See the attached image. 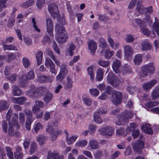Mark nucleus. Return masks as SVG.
Segmentation results:
<instances>
[{
  "instance_id": "1",
  "label": "nucleus",
  "mask_w": 159,
  "mask_h": 159,
  "mask_svg": "<svg viewBox=\"0 0 159 159\" xmlns=\"http://www.w3.org/2000/svg\"><path fill=\"white\" fill-rule=\"evenodd\" d=\"M48 91L49 89L46 87L43 86L36 87L34 85H31L30 89L26 92V94L31 98L36 99Z\"/></svg>"
},
{
  "instance_id": "2",
  "label": "nucleus",
  "mask_w": 159,
  "mask_h": 159,
  "mask_svg": "<svg viewBox=\"0 0 159 159\" xmlns=\"http://www.w3.org/2000/svg\"><path fill=\"white\" fill-rule=\"evenodd\" d=\"M55 30L57 32L56 34V39L57 42L60 43L65 42L68 36L64 27L57 24L56 25Z\"/></svg>"
},
{
  "instance_id": "3",
  "label": "nucleus",
  "mask_w": 159,
  "mask_h": 159,
  "mask_svg": "<svg viewBox=\"0 0 159 159\" xmlns=\"http://www.w3.org/2000/svg\"><path fill=\"white\" fill-rule=\"evenodd\" d=\"M155 67L154 63L151 62L143 65L142 67L141 71L139 73V77L141 79L147 76L148 74L151 75L155 72Z\"/></svg>"
},
{
  "instance_id": "4",
  "label": "nucleus",
  "mask_w": 159,
  "mask_h": 159,
  "mask_svg": "<svg viewBox=\"0 0 159 159\" xmlns=\"http://www.w3.org/2000/svg\"><path fill=\"white\" fill-rule=\"evenodd\" d=\"M35 74L33 70H30L26 75H22L20 78L19 84L20 87H25L27 86L28 83L27 80L34 79Z\"/></svg>"
},
{
  "instance_id": "5",
  "label": "nucleus",
  "mask_w": 159,
  "mask_h": 159,
  "mask_svg": "<svg viewBox=\"0 0 159 159\" xmlns=\"http://www.w3.org/2000/svg\"><path fill=\"white\" fill-rule=\"evenodd\" d=\"M132 117V112L125 111L121 115L118 116V120L116 121V125H124L128 121V119Z\"/></svg>"
},
{
  "instance_id": "6",
  "label": "nucleus",
  "mask_w": 159,
  "mask_h": 159,
  "mask_svg": "<svg viewBox=\"0 0 159 159\" xmlns=\"http://www.w3.org/2000/svg\"><path fill=\"white\" fill-rule=\"evenodd\" d=\"M145 139L143 136L141 135L139 137L137 142L134 144L133 149L134 151L141 154L142 152V149L144 147V143Z\"/></svg>"
},
{
  "instance_id": "7",
  "label": "nucleus",
  "mask_w": 159,
  "mask_h": 159,
  "mask_svg": "<svg viewBox=\"0 0 159 159\" xmlns=\"http://www.w3.org/2000/svg\"><path fill=\"white\" fill-rule=\"evenodd\" d=\"M18 118V115L15 113L14 116L12 118L11 121L9 123L8 129H17L20 128V125L17 121Z\"/></svg>"
},
{
  "instance_id": "8",
  "label": "nucleus",
  "mask_w": 159,
  "mask_h": 159,
  "mask_svg": "<svg viewBox=\"0 0 159 159\" xmlns=\"http://www.w3.org/2000/svg\"><path fill=\"white\" fill-rule=\"evenodd\" d=\"M122 100V93L119 92L114 91L112 96V100L113 103L115 105H117L120 103Z\"/></svg>"
},
{
  "instance_id": "9",
  "label": "nucleus",
  "mask_w": 159,
  "mask_h": 159,
  "mask_svg": "<svg viewBox=\"0 0 159 159\" xmlns=\"http://www.w3.org/2000/svg\"><path fill=\"white\" fill-rule=\"evenodd\" d=\"M107 80L113 86L116 87L119 84V81L117 77L112 73H109L107 77Z\"/></svg>"
},
{
  "instance_id": "10",
  "label": "nucleus",
  "mask_w": 159,
  "mask_h": 159,
  "mask_svg": "<svg viewBox=\"0 0 159 159\" xmlns=\"http://www.w3.org/2000/svg\"><path fill=\"white\" fill-rule=\"evenodd\" d=\"M136 10L139 13H142L144 11L146 10V13L151 14L153 12V9L152 7H150L147 8H144L143 7L141 4L138 3L136 7Z\"/></svg>"
},
{
  "instance_id": "11",
  "label": "nucleus",
  "mask_w": 159,
  "mask_h": 159,
  "mask_svg": "<svg viewBox=\"0 0 159 159\" xmlns=\"http://www.w3.org/2000/svg\"><path fill=\"white\" fill-rule=\"evenodd\" d=\"M47 31L49 35L52 37L53 35V24L51 18H48L46 19Z\"/></svg>"
},
{
  "instance_id": "12",
  "label": "nucleus",
  "mask_w": 159,
  "mask_h": 159,
  "mask_svg": "<svg viewBox=\"0 0 159 159\" xmlns=\"http://www.w3.org/2000/svg\"><path fill=\"white\" fill-rule=\"evenodd\" d=\"M48 8L51 15L55 17L54 15L57 14L58 12V8L55 3H51L48 6Z\"/></svg>"
},
{
  "instance_id": "13",
  "label": "nucleus",
  "mask_w": 159,
  "mask_h": 159,
  "mask_svg": "<svg viewBox=\"0 0 159 159\" xmlns=\"http://www.w3.org/2000/svg\"><path fill=\"white\" fill-rule=\"evenodd\" d=\"M88 46L89 49L91 53L93 55H94L97 48L96 43L93 40H89L88 42Z\"/></svg>"
},
{
  "instance_id": "14",
  "label": "nucleus",
  "mask_w": 159,
  "mask_h": 159,
  "mask_svg": "<svg viewBox=\"0 0 159 159\" xmlns=\"http://www.w3.org/2000/svg\"><path fill=\"white\" fill-rule=\"evenodd\" d=\"M73 84L72 78L68 76L66 77V82L63 84L64 89L66 90L70 89L73 86Z\"/></svg>"
},
{
  "instance_id": "15",
  "label": "nucleus",
  "mask_w": 159,
  "mask_h": 159,
  "mask_svg": "<svg viewBox=\"0 0 159 159\" xmlns=\"http://www.w3.org/2000/svg\"><path fill=\"white\" fill-rule=\"evenodd\" d=\"M124 55L127 57H130L134 53V50L129 45H126L123 47Z\"/></svg>"
},
{
  "instance_id": "16",
  "label": "nucleus",
  "mask_w": 159,
  "mask_h": 159,
  "mask_svg": "<svg viewBox=\"0 0 159 159\" xmlns=\"http://www.w3.org/2000/svg\"><path fill=\"white\" fill-rule=\"evenodd\" d=\"M121 66L120 61L118 60H116L113 61L112 68L114 71L117 74L120 73L119 68Z\"/></svg>"
},
{
  "instance_id": "17",
  "label": "nucleus",
  "mask_w": 159,
  "mask_h": 159,
  "mask_svg": "<svg viewBox=\"0 0 159 159\" xmlns=\"http://www.w3.org/2000/svg\"><path fill=\"white\" fill-rule=\"evenodd\" d=\"M157 81L155 80H153L147 83L143 84V88L144 90H148L151 89L157 83Z\"/></svg>"
},
{
  "instance_id": "18",
  "label": "nucleus",
  "mask_w": 159,
  "mask_h": 159,
  "mask_svg": "<svg viewBox=\"0 0 159 159\" xmlns=\"http://www.w3.org/2000/svg\"><path fill=\"white\" fill-rule=\"evenodd\" d=\"M12 102L14 103L22 104L26 101V98L24 97L19 98L13 97L12 99Z\"/></svg>"
},
{
  "instance_id": "19",
  "label": "nucleus",
  "mask_w": 159,
  "mask_h": 159,
  "mask_svg": "<svg viewBox=\"0 0 159 159\" xmlns=\"http://www.w3.org/2000/svg\"><path fill=\"white\" fill-rule=\"evenodd\" d=\"M9 107V103L6 100H0V111L7 110Z\"/></svg>"
},
{
  "instance_id": "20",
  "label": "nucleus",
  "mask_w": 159,
  "mask_h": 159,
  "mask_svg": "<svg viewBox=\"0 0 159 159\" xmlns=\"http://www.w3.org/2000/svg\"><path fill=\"white\" fill-rule=\"evenodd\" d=\"M98 131L100 134L106 137L111 135L114 133V130H98Z\"/></svg>"
},
{
  "instance_id": "21",
  "label": "nucleus",
  "mask_w": 159,
  "mask_h": 159,
  "mask_svg": "<svg viewBox=\"0 0 159 159\" xmlns=\"http://www.w3.org/2000/svg\"><path fill=\"white\" fill-rule=\"evenodd\" d=\"M75 46L74 44L71 43L69 45V48L66 50V53L67 55H70V56H72L74 54L73 52L74 50L75 49Z\"/></svg>"
},
{
  "instance_id": "22",
  "label": "nucleus",
  "mask_w": 159,
  "mask_h": 159,
  "mask_svg": "<svg viewBox=\"0 0 159 159\" xmlns=\"http://www.w3.org/2000/svg\"><path fill=\"white\" fill-rule=\"evenodd\" d=\"M53 98L52 94L48 92L44 94L43 99L44 102L48 104L52 99Z\"/></svg>"
},
{
  "instance_id": "23",
  "label": "nucleus",
  "mask_w": 159,
  "mask_h": 159,
  "mask_svg": "<svg viewBox=\"0 0 159 159\" xmlns=\"http://www.w3.org/2000/svg\"><path fill=\"white\" fill-rule=\"evenodd\" d=\"M12 93L14 96H19L21 95V91L18 87L16 85L12 86Z\"/></svg>"
},
{
  "instance_id": "24",
  "label": "nucleus",
  "mask_w": 159,
  "mask_h": 159,
  "mask_svg": "<svg viewBox=\"0 0 159 159\" xmlns=\"http://www.w3.org/2000/svg\"><path fill=\"white\" fill-rule=\"evenodd\" d=\"M103 72L102 69L100 68L97 70L96 79L98 81H100L102 80L103 76Z\"/></svg>"
},
{
  "instance_id": "25",
  "label": "nucleus",
  "mask_w": 159,
  "mask_h": 159,
  "mask_svg": "<svg viewBox=\"0 0 159 159\" xmlns=\"http://www.w3.org/2000/svg\"><path fill=\"white\" fill-rule=\"evenodd\" d=\"M47 130L48 132L50 133V136L53 140L56 139L58 134H60V132H61V130H58L57 133L55 130Z\"/></svg>"
},
{
  "instance_id": "26",
  "label": "nucleus",
  "mask_w": 159,
  "mask_h": 159,
  "mask_svg": "<svg viewBox=\"0 0 159 159\" xmlns=\"http://www.w3.org/2000/svg\"><path fill=\"white\" fill-rule=\"evenodd\" d=\"M65 133L66 135V141L68 144L69 145L71 144L73 142H74L75 140L77 139L78 136L76 135L72 136L70 138H68V133L66 130L65 131Z\"/></svg>"
},
{
  "instance_id": "27",
  "label": "nucleus",
  "mask_w": 159,
  "mask_h": 159,
  "mask_svg": "<svg viewBox=\"0 0 159 159\" xmlns=\"http://www.w3.org/2000/svg\"><path fill=\"white\" fill-rule=\"evenodd\" d=\"M143 55L139 54L136 55L134 59V64L136 65H139L142 60Z\"/></svg>"
},
{
  "instance_id": "28",
  "label": "nucleus",
  "mask_w": 159,
  "mask_h": 159,
  "mask_svg": "<svg viewBox=\"0 0 159 159\" xmlns=\"http://www.w3.org/2000/svg\"><path fill=\"white\" fill-rule=\"evenodd\" d=\"M43 57V53L41 51H38L36 55L37 65L38 66L42 63V59Z\"/></svg>"
},
{
  "instance_id": "29",
  "label": "nucleus",
  "mask_w": 159,
  "mask_h": 159,
  "mask_svg": "<svg viewBox=\"0 0 159 159\" xmlns=\"http://www.w3.org/2000/svg\"><path fill=\"white\" fill-rule=\"evenodd\" d=\"M2 45L3 46V49L5 51L6 50H14L16 51H17L18 49L16 47L12 45H7L4 44V43H2Z\"/></svg>"
},
{
  "instance_id": "30",
  "label": "nucleus",
  "mask_w": 159,
  "mask_h": 159,
  "mask_svg": "<svg viewBox=\"0 0 159 159\" xmlns=\"http://www.w3.org/2000/svg\"><path fill=\"white\" fill-rule=\"evenodd\" d=\"M94 121L97 124H101L102 122V120L100 117V115L98 112H95L93 116Z\"/></svg>"
},
{
  "instance_id": "31",
  "label": "nucleus",
  "mask_w": 159,
  "mask_h": 159,
  "mask_svg": "<svg viewBox=\"0 0 159 159\" xmlns=\"http://www.w3.org/2000/svg\"><path fill=\"white\" fill-rule=\"evenodd\" d=\"M151 47L150 43L147 40L144 41L142 44V50L143 51L150 50Z\"/></svg>"
},
{
  "instance_id": "32",
  "label": "nucleus",
  "mask_w": 159,
  "mask_h": 159,
  "mask_svg": "<svg viewBox=\"0 0 159 159\" xmlns=\"http://www.w3.org/2000/svg\"><path fill=\"white\" fill-rule=\"evenodd\" d=\"M152 97L153 99L155 100L159 98V87H156L152 91Z\"/></svg>"
},
{
  "instance_id": "33",
  "label": "nucleus",
  "mask_w": 159,
  "mask_h": 159,
  "mask_svg": "<svg viewBox=\"0 0 159 159\" xmlns=\"http://www.w3.org/2000/svg\"><path fill=\"white\" fill-rule=\"evenodd\" d=\"M60 72L66 76L68 72L67 66L64 64H62L60 66Z\"/></svg>"
},
{
  "instance_id": "34",
  "label": "nucleus",
  "mask_w": 159,
  "mask_h": 159,
  "mask_svg": "<svg viewBox=\"0 0 159 159\" xmlns=\"http://www.w3.org/2000/svg\"><path fill=\"white\" fill-rule=\"evenodd\" d=\"M89 75L90 76L91 80H93L94 77V72L93 66H91L87 68Z\"/></svg>"
},
{
  "instance_id": "35",
  "label": "nucleus",
  "mask_w": 159,
  "mask_h": 159,
  "mask_svg": "<svg viewBox=\"0 0 159 159\" xmlns=\"http://www.w3.org/2000/svg\"><path fill=\"white\" fill-rule=\"evenodd\" d=\"M89 146L91 149H96L98 148V143L95 140H91L89 143Z\"/></svg>"
},
{
  "instance_id": "36",
  "label": "nucleus",
  "mask_w": 159,
  "mask_h": 159,
  "mask_svg": "<svg viewBox=\"0 0 159 159\" xmlns=\"http://www.w3.org/2000/svg\"><path fill=\"white\" fill-rule=\"evenodd\" d=\"M58 155V154L57 153L49 151L48 153L47 158L48 159H56Z\"/></svg>"
},
{
  "instance_id": "37",
  "label": "nucleus",
  "mask_w": 159,
  "mask_h": 159,
  "mask_svg": "<svg viewBox=\"0 0 159 159\" xmlns=\"http://www.w3.org/2000/svg\"><path fill=\"white\" fill-rule=\"evenodd\" d=\"M131 66L127 64H125L123 69L122 74L125 75L127 73H131Z\"/></svg>"
},
{
  "instance_id": "38",
  "label": "nucleus",
  "mask_w": 159,
  "mask_h": 159,
  "mask_svg": "<svg viewBox=\"0 0 159 159\" xmlns=\"http://www.w3.org/2000/svg\"><path fill=\"white\" fill-rule=\"evenodd\" d=\"M130 130H117L116 134L117 135L126 136L130 133Z\"/></svg>"
},
{
  "instance_id": "39",
  "label": "nucleus",
  "mask_w": 159,
  "mask_h": 159,
  "mask_svg": "<svg viewBox=\"0 0 159 159\" xmlns=\"http://www.w3.org/2000/svg\"><path fill=\"white\" fill-rule=\"evenodd\" d=\"M23 64L25 68H28L30 65V62L27 57H24L22 59Z\"/></svg>"
},
{
  "instance_id": "40",
  "label": "nucleus",
  "mask_w": 159,
  "mask_h": 159,
  "mask_svg": "<svg viewBox=\"0 0 159 159\" xmlns=\"http://www.w3.org/2000/svg\"><path fill=\"white\" fill-rule=\"evenodd\" d=\"M6 78L7 80L11 83H13L16 81L17 78V75L16 74H13L10 76H6Z\"/></svg>"
},
{
  "instance_id": "41",
  "label": "nucleus",
  "mask_w": 159,
  "mask_h": 159,
  "mask_svg": "<svg viewBox=\"0 0 159 159\" xmlns=\"http://www.w3.org/2000/svg\"><path fill=\"white\" fill-rule=\"evenodd\" d=\"M47 139L46 137L42 135H39L37 138V140L40 145L44 144Z\"/></svg>"
},
{
  "instance_id": "42",
  "label": "nucleus",
  "mask_w": 159,
  "mask_h": 159,
  "mask_svg": "<svg viewBox=\"0 0 159 159\" xmlns=\"http://www.w3.org/2000/svg\"><path fill=\"white\" fill-rule=\"evenodd\" d=\"M34 3V0H28L24 3L21 6L24 8H27L33 5Z\"/></svg>"
},
{
  "instance_id": "43",
  "label": "nucleus",
  "mask_w": 159,
  "mask_h": 159,
  "mask_svg": "<svg viewBox=\"0 0 159 159\" xmlns=\"http://www.w3.org/2000/svg\"><path fill=\"white\" fill-rule=\"evenodd\" d=\"M88 142L85 140L78 141L75 143V146L79 147H85L87 144Z\"/></svg>"
},
{
  "instance_id": "44",
  "label": "nucleus",
  "mask_w": 159,
  "mask_h": 159,
  "mask_svg": "<svg viewBox=\"0 0 159 159\" xmlns=\"http://www.w3.org/2000/svg\"><path fill=\"white\" fill-rule=\"evenodd\" d=\"M54 64L50 58L48 57L46 58L45 65L46 67L52 66Z\"/></svg>"
},
{
  "instance_id": "45",
  "label": "nucleus",
  "mask_w": 159,
  "mask_h": 159,
  "mask_svg": "<svg viewBox=\"0 0 159 159\" xmlns=\"http://www.w3.org/2000/svg\"><path fill=\"white\" fill-rule=\"evenodd\" d=\"M8 134L10 136H18L20 133L17 130H8Z\"/></svg>"
},
{
  "instance_id": "46",
  "label": "nucleus",
  "mask_w": 159,
  "mask_h": 159,
  "mask_svg": "<svg viewBox=\"0 0 159 159\" xmlns=\"http://www.w3.org/2000/svg\"><path fill=\"white\" fill-rule=\"evenodd\" d=\"M114 54V52L109 50H106L105 52V57L106 58H110Z\"/></svg>"
},
{
  "instance_id": "47",
  "label": "nucleus",
  "mask_w": 159,
  "mask_h": 159,
  "mask_svg": "<svg viewBox=\"0 0 159 159\" xmlns=\"http://www.w3.org/2000/svg\"><path fill=\"white\" fill-rule=\"evenodd\" d=\"M7 152V156L9 159H14L13 153L11 152V149L10 147H6V148Z\"/></svg>"
},
{
  "instance_id": "48",
  "label": "nucleus",
  "mask_w": 159,
  "mask_h": 159,
  "mask_svg": "<svg viewBox=\"0 0 159 159\" xmlns=\"http://www.w3.org/2000/svg\"><path fill=\"white\" fill-rule=\"evenodd\" d=\"M98 64L100 66L104 67L108 66L109 65V63L108 61L102 60L98 61Z\"/></svg>"
},
{
  "instance_id": "49",
  "label": "nucleus",
  "mask_w": 159,
  "mask_h": 159,
  "mask_svg": "<svg viewBox=\"0 0 159 159\" xmlns=\"http://www.w3.org/2000/svg\"><path fill=\"white\" fill-rule=\"evenodd\" d=\"M135 21L136 23L138 25H139L140 28H142V27H144L145 26V22L143 20H141L140 19H136L135 20Z\"/></svg>"
},
{
  "instance_id": "50",
  "label": "nucleus",
  "mask_w": 159,
  "mask_h": 159,
  "mask_svg": "<svg viewBox=\"0 0 159 159\" xmlns=\"http://www.w3.org/2000/svg\"><path fill=\"white\" fill-rule=\"evenodd\" d=\"M159 102L157 101L150 102L145 104V105L148 108H152L154 106H157Z\"/></svg>"
},
{
  "instance_id": "51",
  "label": "nucleus",
  "mask_w": 159,
  "mask_h": 159,
  "mask_svg": "<svg viewBox=\"0 0 159 159\" xmlns=\"http://www.w3.org/2000/svg\"><path fill=\"white\" fill-rule=\"evenodd\" d=\"M7 0H0V12L3 9L6 8L7 7Z\"/></svg>"
},
{
  "instance_id": "52",
  "label": "nucleus",
  "mask_w": 159,
  "mask_h": 159,
  "mask_svg": "<svg viewBox=\"0 0 159 159\" xmlns=\"http://www.w3.org/2000/svg\"><path fill=\"white\" fill-rule=\"evenodd\" d=\"M37 149V146L35 143H32L30 146V153L31 154L34 153Z\"/></svg>"
},
{
  "instance_id": "53",
  "label": "nucleus",
  "mask_w": 159,
  "mask_h": 159,
  "mask_svg": "<svg viewBox=\"0 0 159 159\" xmlns=\"http://www.w3.org/2000/svg\"><path fill=\"white\" fill-rule=\"evenodd\" d=\"M33 121L32 118H27L25 123V127L26 129H30V125Z\"/></svg>"
},
{
  "instance_id": "54",
  "label": "nucleus",
  "mask_w": 159,
  "mask_h": 159,
  "mask_svg": "<svg viewBox=\"0 0 159 159\" xmlns=\"http://www.w3.org/2000/svg\"><path fill=\"white\" fill-rule=\"evenodd\" d=\"M66 75L59 72L58 74L56 77V79L57 81L60 82H62L63 79L65 77Z\"/></svg>"
},
{
  "instance_id": "55",
  "label": "nucleus",
  "mask_w": 159,
  "mask_h": 159,
  "mask_svg": "<svg viewBox=\"0 0 159 159\" xmlns=\"http://www.w3.org/2000/svg\"><path fill=\"white\" fill-rule=\"evenodd\" d=\"M31 21L32 23L33 27L34 28L35 30L37 31L38 32H40V30L38 27L36 25V23L35 18H32Z\"/></svg>"
},
{
  "instance_id": "56",
  "label": "nucleus",
  "mask_w": 159,
  "mask_h": 159,
  "mask_svg": "<svg viewBox=\"0 0 159 159\" xmlns=\"http://www.w3.org/2000/svg\"><path fill=\"white\" fill-rule=\"evenodd\" d=\"M83 101L85 104L88 106H90L92 104L91 100L88 97L84 98Z\"/></svg>"
},
{
  "instance_id": "57",
  "label": "nucleus",
  "mask_w": 159,
  "mask_h": 159,
  "mask_svg": "<svg viewBox=\"0 0 159 159\" xmlns=\"http://www.w3.org/2000/svg\"><path fill=\"white\" fill-rule=\"evenodd\" d=\"M153 29L156 32L157 35L159 36V26L157 23H155L153 24Z\"/></svg>"
},
{
  "instance_id": "58",
  "label": "nucleus",
  "mask_w": 159,
  "mask_h": 159,
  "mask_svg": "<svg viewBox=\"0 0 159 159\" xmlns=\"http://www.w3.org/2000/svg\"><path fill=\"white\" fill-rule=\"evenodd\" d=\"M89 92L91 95L95 96H98L99 93L98 90L96 89H90Z\"/></svg>"
},
{
  "instance_id": "59",
  "label": "nucleus",
  "mask_w": 159,
  "mask_h": 159,
  "mask_svg": "<svg viewBox=\"0 0 159 159\" xmlns=\"http://www.w3.org/2000/svg\"><path fill=\"white\" fill-rule=\"evenodd\" d=\"M44 3V0H38L36 3V6L39 9H40L41 8Z\"/></svg>"
},
{
  "instance_id": "60",
  "label": "nucleus",
  "mask_w": 159,
  "mask_h": 159,
  "mask_svg": "<svg viewBox=\"0 0 159 159\" xmlns=\"http://www.w3.org/2000/svg\"><path fill=\"white\" fill-rule=\"evenodd\" d=\"M145 27H144L141 28V31L144 34L147 36H149L150 34V31L148 29Z\"/></svg>"
},
{
  "instance_id": "61",
  "label": "nucleus",
  "mask_w": 159,
  "mask_h": 159,
  "mask_svg": "<svg viewBox=\"0 0 159 159\" xmlns=\"http://www.w3.org/2000/svg\"><path fill=\"white\" fill-rule=\"evenodd\" d=\"M100 43L102 45L103 48H106L107 46V44L106 43L105 40L103 38H101L99 39Z\"/></svg>"
},
{
  "instance_id": "62",
  "label": "nucleus",
  "mask_w": 159,
  "mask_h": 159,
  "mask_svg": "<svg viewBox=\"0 0 159 159\" xmlns=\"http://www.w3.org/2000/svg\"><path fill=\"white\" fill-rule=\"evenodd\" d=\"M134 39L133 36L130 34H127L126 38V41L128 43H131Z\"/></svg>"
},
{
  "instance_id": "63",
  "label": "nucleus",
  "mask_w": 159,
  "mask_h": 159,
  "mask_svg": "<svg viewBox=\"0 0 159 159\" xmlns=\"http://www.w3.org/2000/svg\"><path fill=\"white\" fill-rule=\"evenodd\" d=\"M53 47L54 50L55 52H56L58 54H60V51L58 47L57 44L54 41H53Z\"/></svg>"
},
{
  "instance_id": "64",
  "label": "nucleus",
  "mask_w": 159,
  "mask_h": 159,
  "mask_svg": "<svg viewBox=\"0 0 159 159\" xmlns=\"http://www.w3.org/2000/svg\"><path fill=\"white\" fill-rule=\"evenodd\" d=\"M50 41L49 37L47 35H45L42 40V42L43 44H45L47 43H49Z\"/></svg>"
}]
</instances>
